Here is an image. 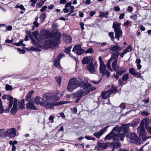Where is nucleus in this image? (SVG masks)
<instances>
[{"mask_svg": "<svg viewBox=\"0 0 151 151\" xmlns=\"http://www.w3.org/2000/svg\"><path fill=\"white\" fill-rule=\"evenodd\" d=\"M129 124L124 125L122 127L116 126L105 138V140H109L113 138V141H123L125 134L128 132Z\"/></svg>", "mask_w": 151, "mask_h": 151, "instance_id": "nucleus-1", "label": "nucleus"}, {"mask_svg": "<svg viewBox=\"0 0 151 151\" xmlns=\"http://www.w3.org/2000/svg\"><path fill=\"white\" fill-rule=\"evenodd\" d=\"M122 49V48L120 47L117 44L111 45L110 48V50L113 52V56L116 57V58L112 62V67L113 69L116 72V74H114L113 77L116 79H118L120 76H121L126 72L125 69L117 65V58L119 55V52Z\"/></svg>", "mask_w": 151, "mask_h": 151, "instance_id": "nucleus-2", "label": "nucleus"}, {"mask_svg": "<svg viewBox=\"0 0 151 151\" xmlns=\"http://www.w3.org/2000/svg\"><path fill=\"white\" fill-rule=\"evenodd\" d=\"M91 85L89 83H86L83 86H81L80 89L74 93L75 97H79L81 98L88 94L91 91H93L96 88L94 87H91Z\"/></svg>", "mask_w": 151, "mask_h": 151, "instance_id": "nucleus-3", "label": "nucleus"}, {"mask_svg": "<svg viewBox=\"0 0 151 151\" xmlns=\"http://www.w3.org/2000/svg\"><path fill=\"white\" fill-rule=\"evenodd\" d=\"M61 35L59 32H56L53 35L52 39H49L47 41L48 46L52 49L54 48L60 42Z\"/></svg>", "mask_w": 151, "mask_h": 151, "instance_id": "nucleus-4", "label": "nucleus"}, {"mask_svg": "<svg viewBox=\"0 0 151 151\" xmlns=\"http://www.w3.org/2000/svg\"><path fill=\"white\" fill-rule=\"evenodd\" d=\"M47 95L49 96V98L47 99V100H45L42 106L48 109H52L58 105L56 103L53 102L59 100L60 99V98L54 96V98H53L52 97H51V95L49 93H47Z\"/></svg>", "mask_w": 151, "mask_h": 151, "instance_id": "nucleus-5", "label": "nucleus"}, {"mask_svg": "<svg viewBox=\"0 0 151 151\" xmlns=\"http://www.w3.org/2000/svg\"><path fill=\"white\" fill-rule=\"evenodd\" d=\"M81 85V82L77 78L73 77L70 80L67 87V90L70 92H72L74 89H76Z\"/></svg>", "mask_w": 151, "mask_h": 151, "instance_id": "nucleus-6", "label": "nucleus"}, {"mask_svg": "<svg viewBox=\"0 0 151 151\" xmlns=\"http://www.w3.org/2000/svg\"><path fill=\"white\" fill-rule=\"evenodd\" d=\"M99 59L100 64L99 70L100 73H102V75H106L107 77H109L110 75V73L108 70L106 69V66L103 61L102 58L100 56Z\"/></svg>", "mask_w": 151, "mask_h": 151, "instance_id": "nucleus-7", "label": "nucleus"}, {"mask_svg": "<svg viewBox=\"0 0 151 151\" xmlns=\"http://www.w3.org/2000/svg\"><path fill=\"white\" fill-rule=\"evenodd\" d=\"M47 93H45L43 95L42 98H41L40 96L36 97L34 100V102L37 104H39L43 106L45 100H47L49 98V96L47 95Z\"/></svg>", "mask_w": 151, "mask_h": 151, "instance_id": "nucleus-8", "label": "nucleus"}, {"mask_svg": "<svg viewBox=\"0 0 151 151\" xmlns=\"http://www.w3.org/2000/svg\"><path fill=\"white\" fill-rule=\"evenodd\" d=\"M144 126V123L143 122V121H142L137 129L138 133L139 136H141L142 137H144L146 133L145 131Z\"/></svg>", "mask_w": 151, "mask_h": 151, "instance_id": "nucleus-9", "label": "nucleus"}, {"mask_svg": "<svg viewBox=\"0 0 151 151\" xmlns=\"http://www.w3.org/2000/svg\"><path fill=\"white\" fill-rule=\"evenodd\" d=\"M16 135V129L14 128L9 129L5 132V137L8 136L9 137H14Z\"/></svg>", "mask_w": 151, "mask_h": 151, "instance_id": "nucleus-10", "label": "nucleus"}, {"mask_svg": "<svg viewBox=\"0 0 151 151\" xmlns=\"http://www.w3.org/2000/svg\"><path fill=\"white\" fill-rule=\"evenodd\" d=\"M73 51L78 55H81L84 52V50L81 48V45L78 44L74 46Z\"/></svg>", "mask_w": 151, "mask_h": 151, "instance_id": "nucleus-11", "label": "nucleus"}, {"mask_svg": "<svg viewBox=\"0 0 151 151\" xmlns=\"http://www.w3.org/2000/svg\"><path fill=\"white\" fill-rule=\"evenodd\" d=\"M18 100L16 98L14 99L13 106L11 110V112L12 114H15L17 111L19 110V108L17 106V102Z\"/></svg>", "mask_w": 151, "mask_h": 151, "instance_id": "nucleus-12", "label": "nucleus"}, {"mask_svg": "<svg viewBox=\"0 0 151 151\" xmlns=\"http://www.w3.org/2000/svg\"><path fill=\"white\" fill-rule=\"evenodd\" d=\"M131 142L133 143H138L139 138L137 135L134 133H131L130 135Z\"/></svg>", "mask_w": 151, "mask_h": 151, "instance_id": "nucleus-13", "label": "nucleus"}, {"mask_svg": "<svg viewBox=\"0 0 151 151\" xmlns=\"http://www.w3.org/2000/svg\"><path fill=\"white\" fill-rule=\"evenodd\" d=\"M65 56L64 54H60L58 56V57L54 60V65L59 68H60L61 66L60 65V61L61 58Z\"/></svg>", "mask_w": 151, "mask_h": 151, "instance_id": "nucleus-14", "label": "nucleus"}, {"mask_svg": "<svg viewBox=\"0 0 151 151\" xmlns=\"http://www.w3.org/2000/svg\"><path fill=\"white\" fill-rule=\"evenodd\" d=\"M129 78V74L128 73L124 74L123 75L121 78H120L119 80V84L121 86H122L126 83H124V81H126Z\"/></svg>", "mask_w": 151, "mask_h": 151, "instance_id": "nucleus-15", "label": "nucleus"}, {"mask_svg": "<svg viewBox=\"0 0 151 151\" xmlns=\"http://www.w3.org/2000/svg\"><path fill=\"white\" fill-rule=\"evenodd\" d=\"M87 68L91 73H93L96 71L95 67L93 63H91L87 66Z\"/></svg>", "mask_w": 151, "mask_h": 151, "instance_id": "nucleus-16", "label": "nucleus"}, {"mask_svg": "<svg viewBox=\"0 0 151 151\" xmlns=\"http://www.w3.org/2000/svg\"><path fill=\"white\" fill-rule=\"evenodd\" d=\"M91 59L90 56L84 57L82 60V63L83 64H88L92 61Z\"/></svg>", "mask_w": 151, "mask_h": 151, "instance_id": "nucleus-17", "label": "nucleus"}, {"mask_svg": "<svg viewBox=\"0 0 151 151\" xmlns=\"http://www.w3.org/2000/svg\"><path fill=\"white\" fill-rule=\"evenodd\" d=\"M120 24L118 23L117 22H114L113 25V28L115 31L122 30L120 26Z\"/></svg>", "mask_w": 151, "mask_h": 151, "instance_id": "nucleus-18", "label": "nucleus"}, {"mask_svg": "<svg viewBox=\"0 0 151 151\" xmlns=\"http://www.w3.org/2000/svg\"><path fill=\"white\" fill-rule=\"evenodd\" d=\"M110 93L108 91H104L102 92L101 96L103 99H106L109 97Z\"/></svg>", "mask_w": 151, "mask_h": 151, "instance_id": "nucleus-19", "label": "nucleus"}, {"mask_svg": "<svg viewBox=\"0 0 151 151\" xmlns=\"http://www.w3.org/2000/svg\"><path fill=\"white\" fill-rule=\"evenodd\" d=\"M44 37L48 38L52 37V33L51 32H49L43 31V34L42 35Z\"/></svg>", "mask_w": 151, "mask_h": 151, "instance_id": "nucleus-20", "label": "nucleus"}, {"mask_svg": "<svg viewBox=\"0 0 151 151\" xmlns=\"http://www.w3.org/2000/svg\"><path fill=\"white\" fill-rule=\"evenodd\" d=\"M26 107L27 108L30 109H35V107L33 103L30 101L28 102L27 104Z\"/></svg>", "mask_w": 151, "mask_h": 151, "instance_id": "nucleus-21", "label": "nucleus"}, {"mask_svg": "<svg viewBox=\"0 0 151 151\" xmlns=\"http://www.w3.org/2000/svg\"><path fill=\"white\" fill-rule=\"evenodd\" d=\"M115 32V37L117 40H119L120 37L122 36V30L116 31Z\"/></svg>", "mask_w": 151, "mask_h": 151, "instance_id": "nucleus-22", "label": "nucleus"}, {"mask_svg": "<svg viewBox=\"0 0 151 151\" xmlns=\"http://www.w3.org/2000/svg\"><path fill=\"white\" fill-rule=\"evenodd\" d=\"M64 41L66 42L69 43L71 42L72 37L69 35L65 36L64 37Z\"/></svg>", "mask_w": 151, "mask_h": 151, "instance_id": "nucleus-23", "label": "nucleus"}, {"mask_svg": "<svg viewBox=\"0 0 151 151\" xmlns=\"http://www.w3.org/2000/svg\"><path fill=\"white\" fill-rule=\"evenodd\" d=\"M24 100L23 99L20 102H18V106L19 107V108L20 109H23L24 108Z\"/></svg>", "mask_w": 151, "mask_h": 151, "instance_id": "nucleus-24", "label": "nucleus"}, {"mask_svg": "<svg viewBox=\"0 0 151 151\" xmlns=\"http://www.w3.org/2000/svg\"><path fill=\"white\" fill-rule=\"evenodd\" d=\"M117 91V89L116 87L113 85H112L111 88L110 89L108 90L109 92L111 93H113Z\"/></svg>", "mask_w": 151, "mask_h": 151, "instance_id": "nucleus-25", "label": "nucleus"}, {"mask_svg": "<svg viewBox=\"0 0 151 151\" xmlns=\"http://www.w3.org/2000/svg\"><path fill=\"white\" fill-rule=\"evenodd\" d=\"M98 146L99 147V149L101 150H103L105 149L107 147V145L105 143H100L98 145Z\"/></svg>", "mask_w": 151, "mask_h": 151, "instance_id": "nucleus-26", "label": "nucleus"}, {"mask_svg": "<svg viewBox=\"0 0 151 151\" xmlns=\"http://www.w3.org/2000/svg\"><path fill=\"white\" fill-rule=\"evenodd\" d=\"M46 17V14L45 13H42L40 17V22H43L45 19Z\"/></svg>", "mask_w": 151, "mask_h": 151, "instance_id": "nucleus-27", "label": "nucleus"}, {"mask_svg": "<svg viewBox=\"0 0 151 151\" xmlns=\"http://www.w3.org/2000/svg\"><path fill=\"white\" fill-rule=\"evenodd\" d=\"M34 91H30L26 96L25 100L26 101H28L29 99L31 97Z\"/></svg>", "mask_w": 151, "mask_h": 151, "instance_id": "nucleus-28", "label": "nucleus"}, {"mask_svg": "<svg viewBox=\"0 0 151 151\" xmlns=\"http://www.w3.org/2000/svg\"><path fill=\"white\" fill-rule=\"evenodd\" d=\"M112 59V57H111L110 59H109L106 65L107 68L109 70L112 71V69L111 68L110 65V63H111V61Z\"/></svg>", "mask_w": 151, "mask_h": 151, "instance_id": "nucleus-29", "label": "nucleus"}, {"mask_svg": "<svg viewBox=\"0 0 151 151\" xmlns=\"http://www.w3.org/2000/svg\"><path fill=\"white\" fill-rule=\"evenodd\" d=\"M7 99L9 101V104L12 105L14 100V99H13V97L9 95H8Z\"/></svg>", "mask_w": 151, "mask_h": 151, "instance_id": "nucleus-30", "label": "nucleus"}, {"mask_svg": "<svg viewBox=\"0 0 151 151\" xmlns=\"http://www.w3.org/2000/svg\"><path fill=\"white\" fill-rule=\"evenodd\" d=\"M7 99L9 101V104L12 105L14 100V99H13V97L9 95H8Z\"/></svg>", "mask_w": 151, "mask_h": 151, "instance_id": "nucleus-31", "label": "nucleus"}, {"mask_svg": "<svg viewBox=\"0 0 151 151\" xmlns=\"http://www.w3.org/2000/svg\"><path fill=\"white\" fill-rule=\"evenodd\" d=\"M103 134L100 131L99 132H95L93 134V135L94 136L98 138H100V137Z\"/></svg>", "mask_w": 151, "mask_h": 151, "instance_id": "nucleus-32", "label": "nucleus"}, {"mask_svg": "<svg viewBox=\"0 0 151 151\" xmlns=\"http://www.w3.org/2000/svg\"><path fill=\"white\" fill-rule=\"evenodd\" d=\"M108 12H101L100 14L99 15V17H104L106 18H107V15L108 14Z\"/></svg>", "mask_w": 151, "mask_h": 151, "instance_id": "nucleus-33", "label": "nucleus"}, {"mask_svg": "<svg viewBox=\"0 0 151 151\" xmlns=\"http://www.w3.org/2000/svg\"><path fill=\"white\" fill-rule=\"evenodd\" d=\"M132 50V47L131 45H129L126 48H125L124 51V52H125L126 53H127V52L131 51Z\"/></svg>", "mask_w": 151, "mask_h": 151, "instance_id": "nucleus-34", "label": "nucleus"}, {"mask_svg": "<svg viewBox=\"0 0 151 151\" xmlns=\"http://www.w3.org/2000/svg\"><path fill=\"white\" fill-rule=\"evenodd\" d=\"M136 72L135 69L134 68H130L129 69V73L132 75H134Z\"/></svg>", "mask_w": 151, "mask_h": 151, "instance_id": "nucleus-35", "label": "nucleus"}, {"mask_svg": "<svg viewBox=\"0 0 151 151\" xmlns=\"http://www.w3.org/2000/svg\"><path fill=\"white\" fill-rule=\"evenodd\" d=\"M4 111V108L2 105V102L0 98V113H3Z\"/></svg>", "mask_w": 151, "mask_h": 151, "instance_id": "nucleus-36", "label": "nucleus"}, {"mask_svg": "<svg viewBox=\"0 0 151 151\" xmlns=\"http://www.w3.org/2000/svg\"><path fill=\"white\" fill-rule=\"evenodd\" d=\"M4 111V108L2 105V102L0 98V113H3Z\"/></svg>", "mask_w": 151, "mask_h": 151, "instance_id": "nucleus-37", "label": "nucleus"}, {"mask_svg": "<svg viewBox=\"0 0 151 151\" xmlns=\"http://www.w3.org/2000/svg\"><path fill=\"white\" fill-rule=\"evenodd\" d=\"M55 79L59 85H60L61 80V77L60 76H58L56 77Z\"/></svg>", "mask_w": 151, "mask_h": 151, "instance_id": "nucleus-38", "label": "nucleus"}, {"mask_svg": "<svg viewBox=\"0 0 151 151\" xmlns=\"http://www.w3.org/2000/svg\"><path fill=\"white\" fill-rule=\"evenodd\" d=\"M32 34L35 38L37 40V36L38 35V32L37 31H35L32 33Z\"/></svg>", "mask_w": 151, "mask_h": 151, "instance_id": "nucleus-39", "label": "nucleus"}, {"mask_svg": "<svg viewBox=\"0 0 151 151\" xmlns=\"http://www.w3.org/2000/svg\"><path fill=\"white\" fill-rule=\"evenodd\" d=\"M12 105L9 104L8 107L4 110V112L5 113H8L9 112L10 109L12 107Z\"/></svg>", "mask_w": 151, "mask_h": 151, "instance_id": "nucleus-40", "label": "nucleus"}, {"mask_svg": "<svg viewBox=\"0 0 151 151\" xmlns=\"http://www.w3.org/2000/svg\"><path fill=\"white\" fill-rule=\"evenodd\" d=\"M85 138L87 140H91L94 141L96 140L95 138L93 137H92L90 136H86Z\"/></svg>", "mask_w": 151, "mask_h": 151, "instance_id": "nucleus-41", "label": "nucleus"}, {"mask_svg": "<svg viewBox=\"0 0 151 151\" xmlns=\"http://www.w3.org/2000/svg\"><path fill=\"white\" fill-rule=\"evenodd\" d=\"M5 131L4 129H0V136H5Z\"/></svg>", "mask_w": 151, "mask_h": 151, "instance_id": "nucleus-42", "label": "nucleus"}, {"mask_svg": "<svg viewBox=\"0 0 151 151\" xmlns=\"http://www.w3.org/2000/svg\"><path fill=\"white\" fill-rule=\"evenodd\" d=\"M55 118L54 116L52 115H51L49 118V121L51 123H53L54 122V119Z\"/></svg>", "mask_w": 151, "mask_h": 151, "instance_id": "nucleus-43", "label": "nucleus"}, {"mask_svg": "<svg viewBox=\"0 0 151 151\" xmlns=\"http://www.w3.org/2000/svg\"><path fill=\"white\" fill-rule=\"evenodd\" d=\"M59 94V91L58 90H57L55 91V93H54L52 95V96L51 95V97H52L53 98H54V96H56V97H58L60 98V97H59L58 96H57Z\"/></svg>", "mask_w": 151, "mask_h": 151, "instance_id": "nucleus-44", "label": "nucleus"}, {"mask_svg": "<svg viewBox=\"0 0 151 151\" xmlns=\"http://www.w3.org/2000/svg\"><path fill=\"white\" fill-rule=\"evenodd\" d=\"M109 127V126H107L105 127L103 129H101L100 131L103 134L105 133L107 130L108 128Z\"/></svg>", "mask_w": 151, "mask_h": 151, "instance_id": "nucleus-45", "label": "nucleus"}, {"mask_svg": "<svg viewBox=\"0 0 151 151\" xmlns=\"http://www.w3.org/2000/svg\"><path fill=\"white\" fill-rule=\"evenodd\" d=\"M5 88L7 91H10L12 90V86L9 85H7L6 86Z\"/></svg>", "mask_w": 151, "mask_h": 151, "instance_id": "nucleus-46", "label": "nucleus"}, {"mask_svg": "<svg viewBox=\"0 0 151 151\" xmlns=\"http://www.w3.org/2000/svg\"><path fill=\"white\" fill-rule=\"evenodd\" d=\"M71 48L72 47H69L66 48L65 50V52L68 54L70 52Z\"/></svg>", "mask_w": 151, "mask_h": 151, "instance_id": "nucleus-47", "label": "nucleus"}, {"mask_svg": "<svg viewBox=\"0 0 151 151\" xmlns=\"http://www.w3.org/2000/svg\"><path fill=\"white\" fill-rule=\"evenodd\" d=\"M109 36L110 37L111 40L113 41L114 38L113 33L112 32H110L109 34Z\"/></svg>", "mask_w": 151, "mask_h": 151, "instance_id": "nucleus-48", "label": "nucleus"}, {"mask_svg": "<svg viewBox=\"0 0 151 151\" xmlns=\"http://www.w3.org/2000/svg\"><path fill=\"white\" fill-rule=\"evenodd\" d=\"M114 145L115 147L118 148L120 147L121 145L119 143L116 142L114 143Z\"/></svg>", "mask_w": 151, "mask_h": 151, "instance_id": "nucleus-49", "label": "nucleus"}, {"mask_svg": "<svg viewBox=\"0 0 151 151\" xmlns=\"http://www.w3.org/2000/svg\"><path fill=\"white\" fill-rule=\"evenodd\" d=\"M137 15L136 14H134L130 17L132 19L134 20H136L137 19Z\"/></svg>", "mask_w": 151, "mask_h": 151, "instance_id": "nucleus-50", "label": "nucleus"}, {"mask_svg": "<svg viewBox=\"0 0 151 151\" xmlns=\"http://www.w3.org/2000/svg\"><path fill=\"white\" fill-rule=\"evenodd\" d=\"M93 52L92 49L91 48H88L85 52L86 53H91Z\"/></svg>", "mask_w": 151, "mask_h": 151, "instance_id": "nucleus-51", "label": "nucleus"}, {"mask_svg": "<svg viewBox=\"0 0 151 151\" xmlns=\"http://www.w3.org/2000/svg\"><path fill=\"white\" fill-rule=\"evenodd\" d=\"M141 114L144 116H147L149 115V113L147 111H142L141 112Z\"/></svg>", "mask_w": 151, "mask_h": 151, "instance_id": "nucleus-52", "label": "nucleus"}, {"mask_svg": "<svg viewBox=\"0 0 151 151\" xmlns=\"http://www.w3.org/2000/svg\"><path fill=\"white\" fill-rule=\"evenodd\" d=\"M134 76H135V77L138 78H139L141 76V73H138L137 72H136V73L134 74Z\"/></svg>", "mask_w": 151, "mask_h": 151, "instance_id": "nucleus-53", "label": "nucleus"}, {"mask_svg": "<svg viewBox=\"0 0 151 151\" xmlns=\"http://www.w3.org/2000/svg\"><path fill=\"white\" fill-rule=\"evenodd\" d=\"M147 131L150 134H151V126H148L146 127Z\"/></svg>", "mask_w": 151, "mask_h": 151, "instance_id": "nucleus-54", "label": "nucleus"}, {"mask_svg": "<svg viewBox=\"0 0 151 151\" xmlns=\"http://www.w3.org/2000/svg\"><path fill=\"white\" fill-rule=\"evenodd\" d=\"M114 9L115 11L118 12L120 11V9L119 7L116 6L114 7Z\"/></svg>", "mask_w": 151, "mask_h": 151, "instance_id": "nucleus-55", "label": "nucleus"}, {"mask_svg": "<svg viewBox=\"0 0 151 151\" xmlns=\"http://www.w3.org/2000/svg\"><path fill=\"white\" fill-rule=\"evenodd\" d=\"M47 8V6H45L42 7V9H40V11L42 12H44L46 9Z\"/></svg>", "mask_w": 151, "mask_h": 151, "instance_id": "nucleus-56", "label": "nucleus"}, {"mask_svg": "<svg viewBox=\"0 0 151 151\" xmlns=\"http://www.w3.org/2000/svg\"><path fill=\"white\" fill-rule=\"evenodd\" d=\"M69 55L71 57H72L73 59H74L76 62L77 63V61H78V59L77 58L74 57L73 55H72L71 54H69Z\"/></svg>", "mask_w": 151, "mask_h": 151, "instance_id": "nucleus-57", "label": "nucleus"}, {"mask_svg": "<svg viewBox=\"0 0 151 151\" xmlns=\"http://www.w3.org/2000/svg\"><path fill=\"white\" fill-rule=\"evenodd\" d=\"M44 4L40 2L37 3L36 4L37 6L39 8L41 7Z\"/></svg>", "mask_w": 151, "mask_h": 151, "instance_id": "nucleus-58", "label": "nucleus"}, {"mask_svg": "<svg viewBox=\"0 0 151 151\" xmlns=\"http://www.w3.org/2000/svg\"><path fill=\"white\" fill-rule=\"evenodd\" d=\"M33 24L36 27H38L39 25V23L36 21L34 22Z\"/></svg>", "mask_w": 151, "mask_h": 151, "instance_id": "nucleus-59", "label": "nucleus"}, {"mask_svg": "<svg viewBox=\"0 0 151 151\" xmlns=\"http://www.w3.org/2000/svg\"><path fill=\"white\" fill-rule=\"evenodd\" d=\"M80 24L81 26V27L82 30H83L84 29V24L82 22H81L80 23Z\"/></svg>", "mask_w": 151, "mask_h": 151, "instance_id": "nucleus-60", "label": "nucleus"}, {"mask_svg": "<svg viewBox=\"0 0 151 151\" xmlns=\"http://www.w3.org/2000/svg\"><path fill=\"white\" fill-rule=\"evenodd\" d=\"M124 16L125 14L124 13H122L120 14V16H119V18L120 19H122L124 18Z\"/></svg>", "mask_w": 151, "mask_h": 151, "instance_id": "nucleus-61", "label": "nucleus"}, {"mask_svg": "<svg viewBox=\"0 0 151 151\" xmlns=\"http://www.w3.org/2000/svg\"><path fill=\"white\" fill-rule=\"evenodd\" d=\"M67 2L66 0H60V3L61 4H65Z\"/></svg>", "mask_w": 151, "mask_h": 151, "instance_id": "nucleus-62", "label": "nucleus"}, {"mask_svg": "<svg viewBox=\"0 0 151 151\" xmlns=\"http://www.w3.org/2000/svg\"><path fill=\"white\" fill-rule=\"evenodd\" d=\"M23 41H24L23 40H21L19 42V43L21 45H22V46H25V45L23 43Z\"/></svg>", "mask_w": 151, "mask_h": 151, "instance_id": "nucleus-63", "label": "nucleus"}, {"mask_svg": "<svg viewBox=\"0 0 151 151\" xmlns=\"http://www.w3.org/2000/svg\"><path fill=\"white\" fill-rule=\"evenodd\" d=\"M72 3L71 2H68L67 3L65 6V8H67L69 6H70L71 5V4Z\"/></svg>", "mask_w": 151, "mask_h": 151, "instance_id": "nucleus-64", "label": "nucleus"}]
</instances>
